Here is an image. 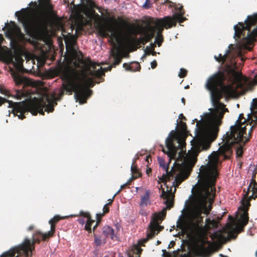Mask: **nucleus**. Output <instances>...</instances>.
Segmentation results:
<instances>
[{
    "mask_svg": "<svg viewBox=\"0 0 257 257\" xmlns=\"http://www.w3.org/2000/svg\"><path fill=\"white\" fill-rule=\"evenodd\" d=\"M219 163L218 153L213 152L208 156L206 165L200 169L199 182L201 190L193 201V207L188 215L187 221L178 220L177 226L183 231L199 235L203 229L202 213L208 214L212 209L216 196L215 183L218 175L217 167Z\"/></svg>",
    "mask_w": 257,
    "mask_h": 257,
    "instance_id": "nucleus-1",
    "label": "nucleus"
},
{
    "mask_svg": "<svg viewBox=\"0 0 257 257\" xmlns=\"http://www.w3.org/2000/svg\"><path fill=\"white\" fill-rule=\"evenodd\" d=\"M236 63L232 66L226 64L208 79L205 86L210 92L213 105L219 104L224 107V104L219 101L222 98V94L226 96H231L235 92L234 85H241L243 75L241 72L236 71Z\"/></svg>",
    "mask_w": 257,
    "mask_h": 257,
    "instance_id": "nucleus-2",
    "label": "nucleus"
},
{
    "mask_svg": "<svg viewBox=\"0 0 257 257\" xmlns=\"http://www.w3.org/2000/svg\"><path fill=\"white\" fill-rule=\"evenodd\" d=\"M96 64L90 62L88 65H86L81 70H74L65 69L62 72V78L67 82L63 85L64 89L72 94L74 92V97L76 101L83 104L86 102V100L91 95L92 91L82 85L80 81L91 76L100 78L104 75V71L102 67L97 70H92L96 68Z\"/></svg>",
    "mask_w": 257,
    "mask_h": 257,
    "instance_id": "nucleus-3",
    "label": "nucleus"
},
{
    "mask_svg": "<svg viewBox=\"0 0 257 257\" xmlns=\"http://www.w3.org/2000/svg\"><path fill=\"white\" fill-rule=\"evenodd\" d=\"M42 11L33 18L29 17L26 9L15 13V16L21 22L26 33L33 36L38 35L45 31L48 26L52 25L58 19L56 12L53 10V6L49 1L46 0L41 4Z\"/></svg>",
    "mask_w": 257,
    "mask_h": 257,
    "instance_id": "nucleus-4",
    "label": "nucleus"
},
{
    "mask_svg": "<svg viewBox=\"0 0 257 257\" xmlns=\"http://www.w3.org/2000/svg\"><path fill=\"white\" fill-rule=\"evenodd\" d=\"M206 116L207 121L212 123H208L205 120L198 121L197 119L194 120L197 121L195 137L191 141V144L194 155L196 156L202 151L208 150L217 137L219 120L211 113H206Z\"/></svg>",
    "mask_w": 257,
    "mask_h": 257,
    "instance_id": "nucleus-5",
    "label": "nucleus"
},
{
    "mask_svg": "<svg viewBox=\"0 0 257 257\" xmlns=\"http://www.w3.org/2000/svg\"><path fill=\"white\" fill-rule=\"evenodd\" d=\"M106 16L102 17L94 12L93 19L95 27L99 35L102 37L109 38L112 43L119 42L120 32L114 25L117 21L114 17H110V14L107 10H104Z\"/></svg>",
    "mask_w": 257,
    "mask_h": 257,
    "instance_id": "nucleus-6",
    "label": "nucleus"
},
{
    "mask_svg": "<svg viewBox=\"0 0 257 257\" xmlns=\"http://www.w3.org/2000/svg\"><path fill=\"white\" fill-rule=\"evenodd\" d=\"M159 165L166 172V174H164L160 179L162 182H165L167 179L170 180L175 178L174 183H175L176 187H178L190 175L189 167L184 163L179 164H176V162H175L170 171H169V165H166L165 161L164 160L160 159L159 160Z\"/></svg>",
    "mask_w": 257,
    "mask_h": 257,
    "instance_id": "nucleus-7",
    "label": "nucleus"
},
{
    "mask_svg": "<svg viewBox=\"0 0 257 257\" xmlns=\"http://www.w3.org/2000/svg\"><path fill=\"white\" fill-rule=\"evenodd\" d=\"M44 234L40 231H36L33 235L32 240L26 238L22 244L3 252L0 257H13L16 253L20 255H24L26 257H31L32 252L35 249V244L39 243L41 239L44 240L43 237Z\"/></svg>",
    "mask_w": 257,
    "mask_h": 257,
    "instance_id": "nucleus-8",
    "label": "nucleus"
},
{
    "mask_svg": "<svg viewBox=\"0 0 257 257\" xmlns=\"http://www.w3.org/2000/svg\"><path fill=\"white\" fill-rule=\"evenodd\" d=\"M245 25L238 23L234 27V37L240 39L241 36L245 39L246 42L253 41L257 36V14L248 16Z\"/></svg>",
    "mask_w": 257,
    "mask_h": 257,
    "instance_id": "nucleus-9",
    "label": "nucleus"
},
{
    "mask_svg": "<svg viewBox=\"0 0 257 257\" xmlns=\"http://www.w3.org/2000/svg\"><path fill=\"white\" fill-rule=\"evenodd\" d=\"M257 124L256 121L254 122V124L251 126L250 130L248 132V137H246L244 135H242V140L238 142H233L232 143H229L227 142L226 134L223 136V141L224 144L223 145L219 148V152L222 155L225 159H229L230 156L232 154V147L235 145H236V155L237 158H240L243 155V146L248 142L251 137V133L252 129L254 128Z\"/></svg>",
    "mask_w": 257,
    "mask_h": 257,
    "instance_id": "nucleus-10",
    "label": "nucleus"
},
{
    "mask_svg": "<svg viewBox=\"0 0 257 257\" xmlns=\"http://www.w3.org/2000/svg\"><path fill=\"white\" fill-rule=\"evenodd\" d=\"M166 150L163 149V152L167 154L170 160L175 158L179 150L183 152L186 147L185 138L176 136L172 131L166 140Z\"/></svg>",
    "mask_w": 257,
    "mask_h": 257,
    "instance_id": "nucleus-11",
    "label": "nucleus"
},
{
    "mask_svg": "<svg viewBox=\"0 0 257 257\" xmlns=\"http://www.w3.org/2000/svg\"><path fill=\"white\" fill-rule=\"evenodd\" d=\"M5 102L9 103V107L12 108L13 113L15 115L19 117V119H23L25 118L24 114L30 112L34 114L37 113L38 105L35 104H27L25 101L14 102L0 96V106Z\"/></svg>",
    "mask_w": 257,
    "mask_h": 257,
    "instance_id": "nucleus-12",
    "label": "nucleus"
},
{
    "mask_svg": "<svg viewBox=\"0 0 257 257\" xmlns=\"http://www.w3.org/2000/svg\"><path fill=\"white\" fill-rule=\"evenodd\" d=\"M245 122L243 114H240L235 124L230 126V131L226 134L228 143L240 141L242 140V135H247L246 125H244Z\"/></svg>",
    "mask_w": 257,
    "mask_h": 257,
    "instance_id": "nucleus-13",
    "label": "nucleus"
},
{
    "mask_svg": "<svg viewBox=\"0 0 257 257\" xmlns=\"http://www.w3.org/2000/svg\"><path fill=\"white\" fill-rule=\"evenodd\" d=\"M58 99V98H57L54 94L51 96V98L49 97L46 98L47 104L42 99L37 100L35 102L27 103V104H35L38 105V108L37 109L38 111H37V113L34 114L33 113H31L33 115H36L38 113L43 115L45 114V111L53 112L54 111V106L57 104V101Z\"/></svg>",
    "mask_w": 257,
    "mask_h": 257,
    "instance_id": "nucleus-14",
    "label": "nucleus"
},
{
    "mask_svg": "<svg viewBox=\"0 0 257 257\" xmlns=\"http://www.w3.org/2000/svg\"><path fill=\"white\" fill-rule=\"evenodd\" d=\"M198 242L195 248L196 253L201 257H210L214 250L211 242L202 236L199 238Z\"/></svg>",
    "mask_w": 257,
    "mask_h": 257,
    "instance_id": "nucleus-15",
    "label": "nucleus"
},
{
    "mask_svg": "<svg viewBox=\"0 0 257 257\" xmlns=\"http://www.w3.org/2000/svg\"><path fill=\"white\" fill-rule=\"evenodd\" d=\"M113 229L108 225H105L101 228L99 233H95L94 242L97 246L105 244L106 238L110 237L114 239L116 236L114 233Z\"/></svg>",
    "mask_w": 257,
    "mask_h": 257,
    "instance_id": "nucleus-16",
    "label": "nucleus"
},
{
    "mask_svg": "<svg viewBox=\"0 0 257 257\" xmlns=\"http://www.w3.org/2000/svg\"><path fill=\"white\" fill-rule=\"evenodd\" d=\"M248 219L249 217L247 210H244L242 214L240 215V218L238 220V223L235 228H234L232 225H229L228 235L234 238L236 237L238 233L243 231L244 227L248 223Z\"/></svg>",
    "mask_w": 257,
    "mask_h": 257,
    "instance_id": "nucleus-17",
    "label": "nucleus"
},
{
    "mask_svg": "<svg viewBox=\"0 0 257 257\" xmlns=\"http://www.w3.org/2000/svg\"><path fill=\"white\" fill-rule=\"evenodd\" d=\"M140 34L143 35V37L139 39L134 38L133 40L136 41L139 44L145 45L147 42H150L155 36V28L150 24L142 27L140 30Z\"/></svg>",
    "mask_w": 257,
    "mask_h": 257,
    "instance_id": "nucleus-18",
    "label": "nucleus"
},
{
    "mask_svg": "<svg viewBox=\"0 0 257 257\" xmlns=\"http://www.w3.org/2000/svg\"><path fill=\"white\" fill-rule=\"evenodd\" d=\"M6 29V36L11 40H21L24 38L20 29L14 22H11L10 25L7 23V26L2 29L3 31Z\"/></svg>",
    "mask_w": 257,
    "mask_h": 257,
    "instance_id": "nucleus-19",
    "label": "nucleus"
},
{
    "mask_svg": "<svg viewBox=\"0 0 257 257\" xmlns=\"http://www.w3.org/2000/svg\"><path fill=\"white\" fill-rule=\"evenodd\" d=\"M110 56L113 59V62L110 65L104 69V72L111 71L112 68H114L120 64L122 58L124 57L123 54L119 48L115 46L111 49Z\"/></svg>",
    "mask_w": 257,
    "mask_h": 257,
    "instance_id": "nucleus-20",
    "label": "nucleus"
},
{
    "mask_svg": "<svg viewBox=\"0 0 257 257\" xmlns=\"http://www.w3.org/2000/svg\"><path fill=\"white\" fill-rule=\"evenodd\" d=\"M163 219L160 214L156 213L153 214L152 219L149 226L150 232L147 233V237L144 239L145 242H147L149 239L155 237L156 235V228L158 226V225L161 223Z\"/></svg>",
    "mask_w": 257,
    "mask_h": 257,
    "instance_id": "nucleus-21",
    "label": "nucleus"
},
{
    "mask_svg": "<svg viewBox=\"0 0 257 257\" xmlns=\"http://www.w3.org/2000/svg\"><path fill=\"white\" fill-rule=\"evenodd\" d=\"M183 12L181 13V15L175 14L172 17L167 16L163 18V23L166 24L165 29H168L173 26H176L177 22L182 23L185 21L186 18L183 17Z\"/></svg>",
    "mask_w": 257,
    "mask_h": 257,
    "instance_id": "nucleus-22",
    "label": "nucleus"
},
{
    "mask_svg": "<svg viewBox=\"0 0 257 257\" xmlns=\"http://www.w3.org/2000/svg\"><path fill=\"white\" fill-rule=\"evenodd\" d=\"M65 217H61L59 215H55L53 218L51 219L49 223L51 225V230L47 233H45L43 235L44 240H46L53 235V234L55 231V225L60 220L64 219Z\"/></svg>",
    "mask_w": 257,
    "mask_h": 257,
    "instance_id": "nucleus-23",
    "label": "nucleus"
},
{
    "mask_svg": "<svg viewBox=\"0 0 257 257\" xmlns=\"http://www.w3.org/2000/svg\"><path fill=\"white\" fill-rule=\"evenodd\" d=\"M14 80L17 85H23L24 86H34L35 82L31 79L20 75H16L14 77Z\"/></svg>",
    "mask_w": 257,
    "mask_h": 257,
    "instance_id": "nucleus-24",
    "label": "nucleus"
},
{
    "mask_svg": "<svg viewBox=\"0 0 257 257\" xmlns=\"http://www.w3.org/2000/svg\"><path fill=\"white\" fill-rule=\"evenodd\" d=\"M79 215L87 218V220L84 226V229L88 231V233H91V226L92 224L95 222V220L92 219L91 216L89 212L81 211L79 212Z\"/></svg>",
    "mask_w": 257,
    "mask_h": 257,
    "instance_id": "nucleus-25",
    "label": "nucleus"
},
{
    "mask_svg": "<svg viewBox=\"0 0 257 257\" xmlns=\"http://www.w3.org/2000/svg\"><path fill=\"white\" fill-rule=\"evenodd\" d=\"M123 67L126 70L131 72L140 71L141 66L138 62H133L130 63H124L123 64Z\"/></svg>",
    "mask_w": 257,
    "mask_h": 257,
    "instance_id": "nucleus-26",
    "label": "nucleus"
},
{
    "mask_svg": "<svg viewBox=\"0 0 257 257\" xmlns=\"http://www.w3.org/2000/svg\"><path fill=\"white\" fill-rule=\"evenodd\" d=\"M150 192L149 190H146L145 194L141 196L139 205H145L148 206L151 204V200L150 198Z\"/></svg>",
    "mask_w": 257,
    "mask_h": 257,
    "instance_id": "nucleus-27",
    "label": "nucleus"
},
{
    "mask_svg": "<svg viewBox=\"0 0 257 257\" xmlns=\"http://www.w3.org/2000/svg\"><path fill=\"white\" fill-rule=\"evenodd\" d=\"M163 19H159L156 23V27H154L155 28V32H156V30H157V38L160 37V35H163L162 33L164 31V29L165 28L166 24L163 23Z\"/></svg>",
    "mask_w": 257,
    "mask_h": 257,
    "instance_id": "nucleus-28",
    "label": "nucleus"
},
{
    "mask_svg": "<svg viewBox=\"0 0 257 257\" xmlns=\"http://www.w3.org/2000/svg\"><path fill=\"white\" fill-rule=\"evenodd\" d=\"M161 197L167 199L165 201V203L168 209H170L173 207V202L172 200H170L169 198L170 197V195L169 193L165 192V191L163 190Z\"/></svg>",
    "mask_w": 257,
    "mask_h": 257,
    "instance_id": "nucleus-29",
    "label": "nucleus"
},
{
    "mask_svg": "<svg viewBox=\"0 0 257 257\" xmlns=\"http://www.w3.org/2000/svg\"><path fill=\"white\" fill-rule=\"evenodd\" d=\"M80 83L87 89H89V87H92L95 84V82H94L93 78L88 77V76H87L86 78L81 81Z\"/></svg>",
    "mask_w": 257,
    "mask_h": 257,
    "instance_id": "nucleus-30",
    "label": "nucleus"
},
{
    "mask_svg": "<svg viewBox=\"0 0 257 257\" xmlns=\"http://www.w3.org/2000/svg\"><path fill=\"white\" fill-rule=\"evenodd\" d=\"M218 225V223L217 221L214 220H210L209 218H207L205 220V227L207 229H211L213 228H216Z\"/></svg>",
    "mask_w": 257,
    "mask_h": 257,
    "instance_id": "nucleus-31",
    "label": "nucleus"
},
{
    "mask_svg": "<svg viewBox=\"0 0 257 257\" xmlns=\"http://www.w3.org/2000/svg\"><path fill=\"white\" fill-rule=\"evenodd\" d=\"M66 69H62V70H60V71H59V75H60V78H61V79L64 81V83H63L62 84V90H61V91H60L59 93L58 94V96L56 97L58 98V99L57 100V101H59L61 99L62 97L63 96L64 94V91H66L68 93H69L63 87V85L66 84V82L65 81V80H64L63 78H62V72L65 70ZM69 95H70L69 94H68Z\"/></svg>",
    "mask_w": 257,
    "mask_h": 257,
    "instance_id": "nucleus-32",
    "label": "nucleus"
},
{
    "mask_svg": "<svg viewBox=\"0 0 257 257\" xmlns=\"http://www.w3.org/2000/svg\"><path fill=\"white\" fill-rule=\"evenodd\" d=\"M135 162L133 163L131 167V172L132 174V179H136L141 176V173L139 172L137 167L134 165Z\"/></svg>",
    "mask_w": 257,
    "mask_h": 257,
    "instance_id": "nucleus-33",
    "label": "nucleus"
},
{
    "mask_svg": "<svg viewBox=\"0 0 257 257\" xmlns=\"http://www.w3.org/2000/svg\"><path fill=\"white\" fill-rule=\"evenodd\" d=\"M211 237L213 239H216L219 241L225 239V236L223 235L222 231L215 232L212 234Z\"/></svg>",
    "mask_w": 257,
    "mask_h": 257,
    "instance_id": "nucleus-34",
    "label": "nucleus"
},
{
    "mask_svg": "<svg viewBox=\"0 0 257 257\" xmlns=\"http://www.w3.org/2000/svg\"><path fill=\"white\" fill-rule=\"evenodd\" d=\"M228 52L229 51L227 50L226 54H225L224 55H222L221 54H219L218 57L214 56L215 59L218 62H221V64H224L227 59Z\"/></svg>",
    "mask_w": 257,
    "mask_h": 257,
    "instance_id": "nucleus-35",
    "label": "nucleus"
},
{
    "mask_svg": "<svg viewBox=\"0 0 257 257\" xmlns=\"http://www.w3.org/2000/svg\"><path fill=\"white\" fill-rule=\"evenodd\" d=\"M255 175H254L251 179L250 184L248 187L247 191L244 195L245 197H248V194L249 193V191L250 190V188H252V187H257V183L255 181V179L254 178V177H255Z\"/></svg>",
    "mask_w": 257,
    "mask_h": 257,
    "instance_id": "nucleus-36",
    "label": "nucleus"
},
{
    "mask_svg": "<svg viewBox=\"0 0 257 257\" xmlns=\"http://www.w3.org/2000/svg\"><path fill=\"white\" fill-rule=\"evenodd\" d=\"M250 192H252V194L248 196V200L250 201L251 199H255L257 198V187H252L250 188Z\"/></svg>",
    "mask_w": 257,
    "mask_h": 257,
    "instance_id": "nucleus-37",
    "label": "nucleus"
},
{
    "mask_svg": "<svg viewBox=\"0 0 257 257\" xmlns=\"http://www.w3.org/2000/svg\"><path fill=\"white\" fill-rule=\"evenodd\" d=\"M139 214H141L142 216H147L149 214L147 212V206L145 205H139Z\"/></svg>",
    "mask_w": 257,
    "mask_h": 257,
    "instance_id": "nucleus-38",
    "label": "nucleus"
},
{
    "mask_svg": "<svg viewBox=\"0 0 257 257\" xmlns=\"http://www.w3.org/2000/svg\"><path fill=\"white\" fill-rule=\"evenodd\" d=\"M250 109L251 112H253V111L255 110L257 111V98L252 99L250 106Z\"/></svg>",
    "mask_w": 257,
    "mask_h": 257,
    "instance_id": "nucleus-39",
    "label": "nucleus"
},
{
    "mask_svg": "<svg viewBox=\"0 0 257 257\" xmlns=\"http://www.w3.org/2000/svg\"><path fill=\"white\" fill-rule=\"evenodd\" d=\"M81 4L83 6L92 7L93 3L91 0H80Z\"/></svg>",
    "mask_w": 257,
    "mask_h": 257,
    "instance_id": "nucleus-40",
    "label": "nucleus"
},
{
    "mask_svg": "<svg viewBox=\"0 0 257 257\" xmlns=\"http://www.w3.org/2000/svg\"><path fill=\"white\" fill-rule=\"evenodd\" d=\"M164 41V38L163 35H160V37L157 38V35L155 38V43H156L158 46V47H160Z\"/></svg>",
    "mask_w": 257,
    "mask_h": 257,
    "instance_id": "nucleus-41",
    "label": "nucleus"
},
{
    "mask_svg": "<svg viewBox=\"0 0 257 257\" xmlns=\"http://www.w3.org/2000/svg\"><path fill=\"white\" fill-rule=\"evenodd\" d=\"M14 96L17 99H20L24 95V93L21 90H17Z\"/></svg>",
    "mask_w": 257,
    "mask_h": 257,
    "instance_id": "nucleus-42",
    "label": "nucleus"
},
{
    "mask_svg": "<svg viewBox=\"0 0 257 257\" xmlns=\"http://www.w3.org/2000/svg\"><path fill=\"white\" fill-rule=\"evenodd\" d=\"M101 221H100V220H96V222L95 225L93 227V232L94 236L95 233H99V232L100 231L99 230H97V228Z\"/></svg>",
    "mask_w": 257,
    "mask_h": 257,
    "instance_id": "nucleus-43",
    "label": "nucleus"
},
{
    "mask_svg": "<svg viewBox=\"0 0 257 257\" xmlns=\"http://www.w3.org/2000/svg\"><path fill=\"white\" fill-rule=\"evenodd\" d=\"M187 71L186 69L184 68H181L178 76L180 78H182L185 77L187 75Z\"/></svg>",
    "mask_w": 257,
    "mask_h": 257,
    "instance_id": "nucleus-44",
    "label": "nucleus"
},
{
    "mask_svg": "<svg viewBox=\"0 0 257 257\" xmlns=\"http://www.w3.org/2000/svg\"><path fill=\"white\" fill-rule=\"evenodd\" d=\"M156 52L154 51V49H151L150 48L147 47L146 48V54L147 55L152 54L153 56H156Z\"/></svg>",
    "mask_w": 257,
    "mask_h": 257,
    "instance_id": "nucleus-45",
    "label": "nucleus"
},
{
    "mask_svg": "<svg viewBox=\"0 0 257 257\" xmlns=\"http://www.w3.org/2000/svg\"><path fill=\"white\" fill-rule=\"evenodd\" d=\"M0 92L2 94H5L6 95H8V96L10 95L9 91L8 90L6 89L5 88H3V87H2L1 86H0Z\"/></svg>",
    "mask_w": 257,
    "mask_h": 257,
    "instance_id": "nucleus-46",
    "label": "nucleus"
},
{
    "mask_svg": "<svg viewBox=\"0 0 257 257\" xmlns=\"http://www.w3.org/2000/svg\"><path fill=\"white\" fill-rule=\"evenodd\" d=\"M176 10L178 11V14L177 15H181V13L183 12V15L185 14L184 10L183 9V7L182 6H180L179 7H177L176 8Z\"/></svg>",
    "mask_w": 257,
    "mask_h": 257,
    "instance_id": "nucleus-47",
    "label": "nucleus"
},
{
    "mask_svg": "<svg viewBox=\"0 0 257 257\" xmlns=\"http://www.w3.org/2000/svg\"><path fill=\"white\" fill-rule=\"evenodd\" d=\"M109 211V206L106 204L103 208V212L105 214L108 213Z\"/></svg>",
    "mask_w": 257,
    "mask_h": 257,
    "instance_id": "nucleus-48",
    "label": "nucleus"
},
{
    "mask_svg": "<svg viewBox=\"0 0 257 257\" xmlns=\"http://www.w3.org/2000/svg\"><path fill=\"white\" fill-rule=\"evenodd\" d=\"M105 214L104 212L97 213L96 215V220H99L101 221V218L105 215Z\"/></svg>",
    "mask_w": 257,
    "mask_h": 257,
    "instance_id": "nucleus-49",
    "label": "nucleus"
},
{
    "mask_svg": "<svg viewBox=\"0 0 257 257\" xmlns=\"http://www.w3.org/2000/svg\"><path fill=\"white\" fill-rule=\"evenodd\" d=\"M127 186L126 184L125 183L122 185H121L120 189L116 193V194H118L124 188H125Z\"/></svg>",
    "mask_w": 257,
    "mask_h": 257,
    "instance_id": "nucleus-50",
    "label": "nucleus"
},
{
    "mask_svg": "<svg viewBox=\"0 0 257 257\" xmlns=\"http://www.w3.org/2000/svg\"><path fill=\"white\" fill-rule=\"evenodd\" d=\"M151 65L152 68L155 69L157 66V62L156 60H155L151 62Z\"/></svg>",
    "mask_w": 257,
    "mask_h": 257,
    "instance_id": "nucleus-51",
    "label": "nucleus"
},
{
    "mask_svg": "<svg viewBox=\"0 0 257 257\" xmlns=\"http://www.w3.org/2000/svg\"><path fill=\"white\" fill-rule=\"evenodd\" d=\"M164 227L158 225V226L156 228V235L158 234L159 231H161L163 229Z\"/></svg>",
    "mask_w": 257,
    "mask_h": 257,
    "instance_id": "nucleus-52",
    "label": "nucleus"
},
{
    "mask_svg": "<svg viewBox=\"0 0 257 257\" xmlns=\"http://www.w3.org/2000/svg\"><path fill=\"white\" fill-rule=\"evenodd\" d=\"M117 194H116V193L114 195V196H113L112 198V199H108V202L107 203V205H108L109 206H110L111 205L113 201V200H114V197H115L116 195H117Z\"/></svg>",
    "mask_w": 257,
    "mask_h": 257,
    "instance_id": "nucleus-53",
    "label": "nucleus"
},
{
    "mask_svg": "<svg viewBox=\"0 0 257 257\" xmlns=\"http://www.w3.org/2000/svg\"><path fill=\"white\" fill-rule=\"evenodd\" d=\"M214 106H219V107L220 108H221V109H223V111L224 112H226V111H227V112H228V109H227V108H225V105H224V107H221V106H220V105H219V104H216V105H214Z\"/></svg>",
    "mask_w": 257,
    "mask_h": 257,
    "instance_id": "nucleus-54",
    "label": "nucleus"
},
{
    "mask_svg": "<svg viewBox=\"0 0 257 257\" xmlns=\"http://www.w3.org/2000/svg\"><path fill=\"white\" fill-rule=\"evenodd\" d=\"M78 221L79 223L81 224H84L85 223H86V221L85 219L83 218H80L78 219Z\"/></svg>",
    "mask_w": 257,
    "mask_h": 257,
    "instance_id": "nucleus-55",
    "label": "nucleus"
},
{
    "mask_svg": "<svg viewBox=\"0 0 257 257\" xmlns=\"http://www.w3.org/2000/svg\"><path fill=\"white\" fill-rule=\"evenodd\" d=\"M146 161L148 162V164L150 163V162H152V158L150 156H146Z\"/></svg>",
    "mask_w": 257,
    "mask_h": 257,
    "instance_id": "nucleus-56",
    "label": "nucleus"
},
{
    "mask_svg": "<svg viewBox=\"0 0 257 257\" xmlns=\"http://www.w3.org/2000/svg\"><path fill=\"white\" fill-rule=\"evenodd\" d=\"M152 172V169L150 168H148L146 170V173L149 176L151 174Z\"/></svg>",
    "mask_w": 257,
    "mask_h": 257,
    "instance_id": "nucleus-57",
    "label": "nucleus"
},
{
    "mask_svg": "<svg viewBox=\"0 0 257 257\" xmlns=\"http://www.w3.org/2000/svg\"><path fill=\"white\" fill-rule=\"evenodd\" d=\"M182 129L184 131H186V129H187V126H186V124L185 123H183L182 124Z\"/></svg>",
    "mask_w": 257,
    "mask_h": 257,
    "instance_id": "nucleus-58",
    "label": "nucleus"
},
{
    "mask_svg": "<svg viewBox=\"0 0 257 257\" xmlns=\"http://www.w3.org/2000/svg\"><path fill=\"white\" fill-rule=\"evenodd\" d=\"M134 179H132V177L129 180H128V181L125 183L126 184V185H130L131 184V182L133 180H134Z\"/></svg>",
    "mask_w": 257,
    "mask_h": 257,
    "instance_id": "nucleus-59",
    "label": "nucleus"
},
{
    "mask_svg": "<svg viewBox=\"0 0 257 257\" xmlns=\"http://www.w3.org/2000/svg\"><path fill=\"white\" fill-rule=\"evenodd\" d=\"M151 49H154L155 47H156V44L155 43H151Z\"/></svg>",
    "mask_w": 257,
    "mask_h": 257,
    "instance_id": "nucleus-60",
    "label": "nucleus"
},
{
    "mask_svg": "<svg viewBox=\"0 0 257 257\" xmlns=\"http://www.w3.org/2000/svg\"><path fill=\"white\" fill-rule=\"evenodd\" d=\"M242 163L240 161H238V165L239 166V168H241L242 167Z\"/></svg>",
    "mask_w": 257,
    "mask_h": 257,
    "instance_id": "nucleus-61",
    "label": "nucleus"
},
{
    "mask_svg": "<svg viewBox=\"0 0 257 257\" xmlns=\"http://www.w3.org/2000/svg\"><path fill=\"white\" fill-rule=\"evenodd\" d=\"M149 1V0H146V3L144 5V7L145 8H149V6H148L147 5V3Z\"/></svg>",
    "mask_w": 257,
    "mask_h": 257,
    "instance_id": "nucleus-62",
    "label": "nucleus"
},
{
    "mask_svg": "<svg viewBox=\"0 0 257 257\" xmlns=\"http://www.w3.org/2000/svg\"><path fill=\"white\" fill-rule=\"evenodd\" d=\"M252 83L253 85H257V79H255Z\"/></svg>",
    "mask_w": 257,
    "mask_h": 257,
    "instance_id": "nucleus-63",
    "label": "nucleus"
},
{
    "mask_svg": "<svg viewBox=\"0 0 257 257\" xmlns=\"http://www.w3.org/2000/svg\"><path fill=\"white\" fill-rule=\"evenodd\" d=\"M181 101L184 104V105L185 104V99L184 97L181 98Z\"/></svg>",
    "mask_w": 257,
    "mask_h": 257,
    "instance_id": "nucleus-64",
    "label": "nucleus"
}]
</instances>
